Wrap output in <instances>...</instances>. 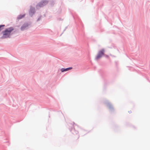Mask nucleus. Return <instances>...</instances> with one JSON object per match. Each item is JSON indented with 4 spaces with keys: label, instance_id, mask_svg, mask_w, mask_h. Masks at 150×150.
<instances>
[{
    "label": "nucleus",
    "instance_id": "4468645a",
    "mask_svg": "<svg viewBox=\"0 0 150 150\" xmlns=\"http://www.w3.org/2000/svg\"><path fill=\"white\" fill-rule=\"evenodd\" d=\"M105 57H108V55H106Z\"/></svg>",
    "mask_w": 150,
    "mask_h": 150
},
{
    "label": "nucleus",
    "instance_id": "ddd939ff",
    "mask_svg": "<svg viewBox=\"0 0 150 150\" xmlns=\"http://www.w3.org/2000/svg\"><path fill=\"white\" fill-rule=\"evenodd\" d=\"M67 27H66L65 28V29L64 30V31H65V30H66V29L67 28Z\"/></svg>",
    "mask_w": 150,
    "mask_h": 150
},
{
    "label": "nucleus",
    "instance_id": "20e7f679",
    "mask_svg": "<svg viewBox=\"0 0 150 150\" xmlns=\"http://www.w3.org/2000/svg\"><path fill=\"white\" fill-rule=\"evenodd\" d=\"M9 36V31L8 29L6 30L3 33V35L1 37L2 39L8 38Z\"/></svg>",
    "mask_w": 150,
    "mask_h": 150
},
{
    "label": "nucleus",
    "instance_id": "9d476101",
    "mask_svg": "<svg viewBox=\"0 0 150 150\" xmlns=\"http://www.w3.org/2000/svg\"><path fill=\"white\" fill-rule=\"evenodd\" d=\"M13 30V29L12 27H10V36L11 35V32Z\"/></svg>",
    "mask_w": 150,
    "mask_h": 150
},
{
    "label": "nucleus",
    "instance_id": "423d86ee",
    "mask_svg": "<svg viewBox=\"0 0 150 150\" xmlns=\"http://www.w3.org/2000/svg\"><path fill=\"white\" fill-rule=\"evenodd\" d=\"M105 104H106L107 106L109 108L111 111H113L114 110V109L112 105L108 101H107L105 102Z\"/></svg>",
    "mask_w": 150,
    "mask_h": 150
},
{
    "label": "nucleus",
    "instance_id": "f257e3e1",
    "mask_svg": "<svg viewBox=\"0 0 150 150\" xmlns=\"http://www.w3.org/2000/svg\"><path fill=\"white\" fill-rule=\"evenodd\" d=\"M31 24V23L30 21H28L24 23L21 26L20 30L21 31H24L30 28Z\"/></svg>",
    "mask_w": 150,
    "mask_h": 150
},
{
    "label": "nucleus",
    "instance_id": "9b49d317",
    "mask_svg": "<svg viewBox=\"0 0 150 150\" xmlns=\"http://www.w3.org/2000/svg\"><path fill=\"white\" fill-rule=\"evenodd\" d=\"M42 16H40L38 18V19H37V22H38V21H39L41 19V17Z\"/></svg>",
    "mask_w": 150,
    "mask_h": 150
},
{
    "label": "nucleus",
    "instance_id": "39448f33",
    "mask_svg": "<svg viewBox=\"0 0 150 150\" xmlns=\"http://www.w3.org/2000/svg\"><path fill=\"white\" fill-rule=\"evenodd\" d=\"M35 12V7L30 6V9L29 10V14L31 17H32Z\"/></svg>",
    "mask_w": 150,
    "mask_h": 150
},
{
    "label": "nucleus",
    "instance_id": "f8f14e48",
    "mask_svg": "<svg viewBox=\"0 0 150 150\" xmlns=\"http://www.w3.org/2000/svg\"><path fill=\"white\" fill-rule=\"evenodd\" d=\"M128 112L129 113H132V112L131 110H130L129 111H128Z\"/></svg>",
    "mask_w": 150,
    "mask_h": 150
},
{
    "label": "nucleus",
    "instance_id": "0eeeda50",
    "mask_svg": "<svg viewBox=\"0 0 150 150\" xmlns=\"http://www.w3.org/2000/svg\"><path fill=\"white\" fill-rule=\"evenodd\" d=\"M72 69V67H69L66 68H62L61 69V71L63 72L64 71H68Z\"/></svg>",
    "mask_w": 150,
    "mask_h": 150
},
{
    "label": "nucleus",
    "instance_id": "1a4fd4ad",
    "mask_svg": "<svg viewBox=\"0 0 150 150\" xmlns=\"http://www.w3.org/2000/svg\"><path fill=\"white\" fill-rule=\"evenodd\" d=\"M25 16V14H20L18 15L17 18V20L18 21L22 19Z\"/></svg>",
    "mask_w": 150,
    "mask_h": 150
},
{
    "label": "nucleus",
    "instance_id": "f03ea898",
    "mask_svg": "<svg viewBox=\"0 0 150 150\" xmlns=\"http://www.w3.org/2000/svg\"><path fill=\"white\" fill-rule=\"evenodd\" d=\"M105 50L104 49H102L98 51V54L96 57V59L97 60L99 59L104 54Z\"/></svg>",
    "mask_w": 150,
    "mask_h": 150
},
{
    "label": "nucleus",
    "instance_id": "7ed1b4c3",
    "mask_svg": "<svg viewBox=\"0 0 150 150\" xmlns=\"http://www.w3.org/2000/svg\"><path fill=\"white\" fill-rule=\"evenodd\" d=\"M48 2V0H42L38 3L36 7H37L38 6L40 7H43L47 4Z\"/></svg>",
    "mask_w": 150,
    "mask_h": 150
},
{
    "label": "nucleus",
    "instance_id": "6e6552de",
    "mask_svg": "<svg viewBox=\"0 0 150 150\" xmlns=\"http://www.w3.org/2000/svg\"><path fill=\"white\" fill-rule=\"evenodd\" d=\"M70 131L74 134H77L78 133V132L76 130L74 127L72 128Z\"/></svg>",
    "mask_w": 150,
    "mask_h": 150
}]
</instances>
